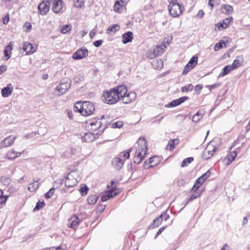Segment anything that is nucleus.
<instances>
[{"mask_svg": "<svg viewBox=\"0 0 250 250\" xmlns=\"http://www.w3.org/2000/svg\"><path fill=\"white\" fill-rule=\"evenodd\" d=\"M210 174L211 172L210 170H208L205 173L202 175L201 177L204 180V181H205V180L210 176Z\"/></svg>", "mask_w": 250, "mask_h": 250, "instance_id": "8fccbe9b", "label": "nucleus"}, {"mask_svg": "<svg viewBox=\"0 0 250 250\" xmlns=\"http://www.w3.org/2000/svg\"><path fill=\"white\" fill-rule=\"evenodd\" d=\"M154 49H149L146 53V57L150 59H153L156 57Z\"/></svg>", "mask_w": 250, "mask_h": 250, "instance_id": "e433bc0d", "label": "nucleus"}, {"mask_svg": "<svg viewBox=\"0 0 250 250\" xmlns=\"http://www.w3.org/2000/svg\"><path fill=\"white\" fill-rule=\"evenodd\" d=\"M1 182L4 185H8L10 183V180L7 177H1Z\"/></svg>", "mask_w": 250, "mask_h": 250, "instance_id": "de8ad7c7", "label": "nucleus"}, {"mask_svg": "<svg viewBox=\"0 0 250 250\" xmlns=\"http://www.w3.org/2000/svg\"><path fill=\"white\" fill-rule=\"evenodd\" d=\"M13 86L12 84H8L6 87H4L1 90V94L3 97H8L12 93Z\"/></svg>", "mask_w": 250, "mask_h": 250, "instance_id": "dca6fc26", "label": "nucleus"}, {"mask_svg": "<svg viewBox=\"0 0 250 250\" xmlns=\"http://www.w3.org/2000/svg\"><path fill=\"white\" fill-rule=\"evenodd\" d=\"M183 7L179 4L169 5L168 10L171 16L173 17H178L183 12Z\"/></svg>", "mask_w": 250, "mask_h": 250, "instance_id": "423d86ee", "label": "nucleus"}, {"mask_svg": "<svg viewBox=\"0 0 250 250\" xmlns=\"http://www.w3.org/2000/svg\"><path fill=\"white\" fill-rule=\"evenodd\" d=\"M96 139L95 136L92 133L87 132L84 134L83 137V139L84 141L87 143L93 142Z\"/></svg>", "mask_w": 250, "mask_h": 250, "instance_id": "aec40b11", "label": "nucleus"}, {"mask_svg": "<svg viewBox=\"0 0 250 250\" xmlns=\"http://www.w3.org/2000/svg\"><path fill=\"white\" fill-rule=\"evenodd\" d=\"M241 57L238 56L236 59L233 61L232 65H231L233 69L237 68L242 65V62L239 61L238 58H240Z\"/></svg>", "mask_w": 250, "mask_h": 250, "instance_id": "c756f323", "label": "nucleus"}, {"mask_svg": "<svg viewBox=\"0 0 250 250\" xmlns=\"http://www.w3.org/2000/svg\"><path fill=\"white\" fill-rule=\"evenodd\" d=\"M103 42V41L102 40H98V41L94 42H93V44L95 46H96L97 47H99L102 45Z\"/></svg>", "mask_w": 250, "mask_h": 250, "instance_id": "5fc2aeb1", "label": "nucleus"}, {"mask_svg": "<svg viewBox=\"0 0 250 250\" xmlns=\"http://www.w3.org/2000/svg\"><path fill=\"white\" fill-rule=\"evenodd\" d=\"M203 118V115L200 114L199 111H198L193 117H192V121L194 122H198Z\"/></svg>", "mask_w": 250, "mask_h": 250, "instance_id": "c9c22d12", "label": "nucleus"}, {"mask_svg": "<svg viewBox=\"0 0 250 250\" xmlns=\"http://www.w3.org/2000/svg\"><path fill=\"white\" fill-rule=\"evenodd\" d=\"M79 221V218L77 216H74L68 220V227L75 229L78 226Z\"/></svg>", "mask_w": 250, "mask_h": 250, "instance_id": "a211bd4d", "label": "nucleus"}, {"mask_svg": "<svg viewBox=\"0 0 250 250\" xmlns=\"http://www.w3.org/2000/svg\"><path fill=\"white\" fill-rule=\"evenodd\" d=\"M88 190V188L86 186H84L83 187H82L81 188V192L83 193H85V194L87 193V192Z\"/></svg>", "mask_w": 250, "mask_h": 250, "instance_id": "6e6d98bb", "label": "nucleus"}, {"mask_svg": "<svg viewBox=\"0 0 250 250\" xmlns=\"http://www.w3.org/2000/svg\"><path fill=\"white\" fill-rule=\"evenodd\" d=\"M24 26L26 27V31H29L31 30L32 25L30 23L26 22L24 24Z\"/></svg>", "mask_w": 250, "mask_h": 250, "instance_id": "680f3d73", "label": "nucleus"}, {"mask_svg": "<svg viewBox=\"0 0 250 250\" xmlns=\"http://www.w3.org/2000/svg\"><path fill=\"white\" fill-rule=\"evenodd\" d=\"M216 150L217 147L215 146L210 144H208L205 149L202 158L205 160H208L213 155Z\"/></svg>", "mask_w": 250, "mask_h": 250, "instance_id": "0eeeda50", "label": "nucleus"}, {"mask_svg": "<svg viewBox=\"0 0 250 250\" xmlns=\"http://www.w3.org/2000/svg\"><path fill=\"white\" fill-rule=\"evenodd\" d=\"M123 6V2L121 0V1H117L115 3L114 6V10L116 12H119L120 7Z\"/></svg>", "mask_w": 250, "mask_h": 250, "instance_id": "473e14b6", "label": "nucleus"}, {"mask_svg": "<svg viewBox=\"0 0 250 250\" xmlns=\"http://www.w3.org/2000/svg\"><path fill=\"white\" fill-rule=\"evenodd\" d=\"M222 10L225 14L228 15L232 14L233 11L232 6L227 4L223 5Z\"/></svg>", "mask_w": 250, "mask_h": 250, "instance_id": "a878e982", "label": "nucleus"}, {"mask_svg": "<svg viewBox=\"0 0 250 250\" xmlns=\"http://www.w3.org/2000/svg\"><path fill=\"white\" fill-rule=\"evenodd\" d=\"M22 49L26 52V55H31L37 50V46L29 42H23L22 44Z\"/></svg>", "mask_w": 250, "mask_h": 250, "instance_id": "6e6552de", "label": "nucleus"}, {"mask_svg": "<svg viewBox=\"0 0 250 250\" xmlns=\"http://www.w3.org/2000/svg\"><path fill=\"white\" fill-rule=\"evenodd\" d=\"M21 153V152H17L14 150H12L7 153L6 158L8 159H14L18 157Z\"/></svg>", "mask_w": 250, "mask_h": 250, "instance_id": "393cba45", "label": "nucleus"}, {"mask_svg": "<svg viewBox=\"0 0 250 250\" xmlns=\"http://www.w3.org/2000/svg\"><path fill=\"white\" fill-rule=\"evenodd\" d=\"M63 2L62 0H54L52 5V10L54 13H58L62 9Z\"/></svg>", "mask_w": 250, "mask_h": 250, "instance_id": "4468645a", "label": "nucleus"}, {"mask_svg": "<svg viewBox=\"0 0 250 250\" xmlns=\"http://www.w3.org/2000/svg\"><path fill=\"white\" fill-rule=\"evenodd\" d=\"M193 160L194 159L193 157H188L185 159L182 163V167H185L187 166L188 164L191 163L193 161Z\"/></svg>", "mask_w": 250, "mask_h": 250, "instance_id": "72a5a7b5", "label": "nucleus"}, {"mask_svg": "<svg viewBox=\"0 0 250 250\" xmlns=\"http://www.w3.org/2000/svg\"><path fill=\"white\" fill-rule=\"evenodd\" d=\"M13 44L11 42H10L8 45L6 47L5 50H7V51H11L12 50Z\"/></svg>", "mask_w": 250, "mask_h": 250, "instance_id": "0e129e2a", "label": "nucleus"}, {"mask_svg": "<svg viewBox=\"0 0 250 250\" xmlns=\"http://www.w3.org/2000/svg\"><path fill=\"white\" fill-rule=\"evenodd\" d=\"M163 216V214H161L160 216L158 218H156L153 221V225L154 227H158L159 225L162 222V217Z\"/></svg>", "mask_w": 250, "mask_h": 250, "instance_id": "4c0bfd02", "label": "nucleus"}, {"mask_svg": "<svg viewBox=\"0 0 250 250\" xmlns=\"http://www.w3.org/2000/svg\"><path fill=\"white\" fill-rule=\"evenodd\" d=\"M75 6L77 8H81L83 5V0H74Z\"/></svg>", "mask_w": 250, "mask_h": 250, "instance_id": "37998d69", "label": "nucleus"}, {"mask_svg": "<svg viewBox=\"0 0 250 250\" xmlns=\"http://www.w3.org/2000/svg\"><path fill=\"white\" fill-rule=\"evenodd\" d=\"M88 50L86 48H81L77 50L73 55L72 58L74 60H80L88 55Z\"/></svg>", "mask_w": 250, "mask_h": 250, "instance_id": "9d476101", "label": "nucleus"}, {"mask_svg": "<svg viewBox=\"0 0 250 250\" xmlns=\"http://www.w3.org/2000/svg\"><path fill=\"white\" fill-rule=\"evenodd\" d=\"M143 160V159L141 158V157L140 158L135 155L133 158L134 163L135 164H140L142 161Z\"/></svg>", "mask_w": 250, "mask_h": 250, "instance_id": "603ef678", "label": "nucleus"}, {"mask_svg": "<svg viewBox=\"0 0 250 250\" xmlns=\"http://www.w3.org/2000/svg\"><path fill=\"white\" fill-rule=\"evenodd\" d=\"M224 25V24L223 22V23L219 22V23H217V24H216V26L218 27V30H219L226 28H225V26Z\"/></svg>", "mask_w": 250, "mask_h": 250, "instance_id": "bf43d9fd", "label": "nucleus"}, {"mask_svg": "<svg viewBox=\"0 0 250 250\" xmlns=\"http://www.w3.org/2000/svg\"><path fill=\"white\" fill-rule=\"evenodd\" d=\"M112 125L114 128H121L123 126V124L121 121H117L113 123Z\"/></svg>", "mask_w": 250, "mask_h": 250, "instance_id": "09e8293b", "label": "nucleus"}, {"mask_svg": "<svg viewBox=\"0 0 250 250\" xmlns=\"http://www.w3.org/2000/svg\"><path fill=\"white\" fill-rule=\"evenodd\" d=\"M82 103L83 102L79 101L77 102L74 106V110L75 112H80L82 110Z\"/></svg>", "mask_w": 250, "mask_h": 250, "instance_id": "7c9ffc66", "label": "nucleus"}, {"mask_svg": "<svg viewBox=\"0 0 250 250\" xmlns=\"http://www.w3.org/2000/svg\"><path fill=\"white\" fill-rule=\"evenodd\" d=\"M98 199L96 195L93 194L88 196L87 201L88 204L94 205L97 202Z\"/></svg>", "mask_w": 250, "mask_h": 250, "instance_id": "c85d7f7f", "label": "nucleus"}, {"mask_svg": "<svg viewBox=\"0 0 250 250\" xmlns=\"http://www.w3.org/2000/svg\"><path fill=\"white\" fill-rule=\"evenodd\" d=\"M118 193L114 190L111 189L102 192V200L103 202L107 201L110 198L115 196Z\"/></svg>", "mask_w": 250, "mask_h": 250, "instance_id": "f8f14e48", "label": "nucleus"}, {"mask_svg": "<svg viewBox=\"0 0 250 250\" xmlns=\"http://www.w3.org/2000/svg\"><path fill=\"white\" fill-rule=\"evenodd\" d=\"M125 90L123 85H121L104 92V102L109 104H116L120 100V96Z\"/></svg>", "mask_w": 250, "mask_h": 250, "instance_id": "f257e3e1", "label": "nucleus"}, {"mask_svg": "<svg viewBox=\"0 0 250 250\" xmlns=\"http://www.w3.org/2000/svg\"><path fill=\"white\" fill-rule=\"evenodd\" d=\"M77 184L76 179L74 178L70 179V177L68 176L65 180V185L66 187L69 188L73 187Z\"/></svg>", "mask_w": 250, "mask_h": 250, "instance_id": "4be33fe9", "label": "nucleus"}, {"mask_svg": "<svg viewBox=\"0 0 250 250\" xmlns=\"http://www.w3.org/2000/svg\"><path fill=\"white\" fill-rule=\"evenodd\" d=\"M90 125L92 127L94 125H97L98 127H96L94 128V129H96L98 128H99L101 126V121H96L95 122H92L90 124Z\"/></svg>", "mask_w": 250, "mask_h": 250, "instance_id": "3c124183", "label": "nucleus"}, {"mask_svg": "<svg viewBox=\"0 0 250 250\" xmlns=\"http://www.w3.org/2000/svg\"><path fill=\"white\" fill-rule=\"evenodd\" d=\"M193 68H191L190 65L187 64L186 66L184 67V68L182 72L183 75L187 74L191 69Z\"/></svg>", "mask_w": 250, "mask_h": 250, "instance_id": "c03bdc74", "label": "nucleus"}, {"mask_svg": "<svg viewBox=\"0 0 250 250\" xmlns=\"http://www.w3.org/2000/svg\"><path fill=\"white\" fill-rule=\"evenodd\" d=\"M152 65L154 68L160 69L163 66V62L162 60L153 61Z\"/></svg>", "mask_w": 250, "mask_h": 250, "instance_id": "bb28decb", "label": "nucleus"}, {"mask_svg": "<svg viewBox=\"0 0 250 250\" xmlns=\"http://www.w3.org/2000/svg\"><path fill=\"white\" fill-rule=\"evenodd\" d=\"M16 138V136H9L6 137L0 143V148L11 146Z\"/></svg>", "mask_w": 250, "mask_h": 250, "instance_id": "9b49d317", "label": "nucleus"}, {"mask_svg": "<svg viewBox=\"0 0 250 250\" xmlns=\"http://www.w3.org/2000/svg\"><path fill=\"white\" fill-rule=\"evenodd\" d=\"M198 58L196 56H193L191 59L189 60L188 62V64L190 65L191 68H194L196 64L197 63Z\"/></svg>", "mask_w": 250, "mask_h": 250, "instance_id": "2f4dec72", "label": "nucleus"}, {"mask_svg": "<svg viewBox=\"0 0 250 250\" xmlns=\"http://www.w3.org/2000/svg\"><path fill=\"white\" fill-rule=\"evenodd\" d=\"M221 250H231L230 247L227 244H225Z\"/></svg>", "mask_w": 250, "mask_h": 250, "instance_id": "774afa93", "label": "nucleus"}, {"mask_svg": "<svg viewBox=\"0 0 250 250\" xmlns=\"http://www.w3.org/2000/svg\"><path fill=\"white\" fill-rule=\"evenodd\" d=\"M138 147L135 151V155L144 159L147 150L146 141L144 138H140L137 143Z\"/></svg>", "mask_w": 250, "mask_h": 250, "instance_id": "f03ea898", "label": "nucleus"}, {"mask_svg": "<svg viewBox=\"0 0 250 250\" xmlns=\"http://www.w3.org/2000/svg\"><path fill=\"white\" fill-rule=\"evenodd\" d=\"M233 68L231 67V65H226L225 66L223 69V71L222 72H221L219 75V77H223L224 76H225L226 75L228 74V73H229V72L231 71V70H233Z\"/></svg>", "mask_w": 250, "mask_h": 250, "instance_id": "cd10ccee", "label": "nucleus"}, {"mask_svg": "<svg viewBox=\"0 0 250 250\" xmlns=\"http://www.w3.org/2000/svg\"><path fill=\"white\" fill-rule=\"evenodd\" d=\"M112 164L115 169L119 170L121 169L124 164V161L120 158L115 157L112 162Z\"/></svg>", "mask_w": 250, "mask_h": 250, "instance_id": "2eb2a0df", "label": "nucleus"}, {"mask_svg": "<svg viewBox=\"0 0 250 250\" xmlns=\"http://www.w3.org/2000/svg\"><path fill=\"white\" fill-rule=\"evenodd\" d=\"M188 97L186 96L182 97L179 99L174 100L170 102L169 104L166 106L168 107H175L180 105L181 104L184 102L186 100L188 99Z\"/></svg>", "mask_w": 250, "mask_h": 250, "instance_id": "ddd939ff", "label": "nucleus"}, {"mask_svg": "<svg viewBox=\"0 0 250 250\" xmlns=\"http://www.w3.org/2000/svg\"><path fill=\"white\" fill-rule=\"evenodd\" d=\"M71 86L70 80L63 79L61 81L60 84L56 87V90L59 92L58 96L62 95L66 92Z\"/></svg>", "mask_w": 250, "mask_h": 250, "instance_id": "39448f33", "label": "nucleus"}, {"mask_svg": "<svg viewBox=\"0 0 250 250\" xmlns=\"http://www.w3.org/2000/svg\"><path fill=\"white\" fill-rule=\"evenodd\" d=\"M6 66L5 65H1L0 66V74L3 73L4 71H6Z\"/></svg>", "mask_w": 250, "mask_h": 250, "instance_id": "69168bd1", "label": "nucleus"}, {"mask_svg": "<svg viewBox=\"0 0 250 250\" xmlns=\"http://www.w3.org/2000/svg\"><path fill=\"white\" fill-rule=\"evenodd\" d=\"M204 182L205 181H204L202 178L200 177L196 180L195 183H196L198 185H200V186H201L203 185Z\"/></svg>", "mask_w": 250, "mask_h": 250, "instance_id": "052dcab7", "label": "nucleus"}, {"mask_svg": "<svg viewBox=\"0 0 250 250\" xmlns=\"http://www.w3.org/2000/svg\"><path fill=\"white\" fill-rule=\"evenodd\" d=\"M164 229H165V227H162L160 229H159L158 230V231H157V232L156 234L155 237L159 236L162 233V232L164 230Z\"/></svg>", "mask_w": 250, "mask_h": 250, "instance_id": "338daca9", "label": "nucleus"}, {"mask_svg": "<svg viewBox=\"0 0 250 250\" xmlns=\"http://www.w3.org/2000/svg\"><path fill=\"white\" fill-rule=\"evenodd\" d=\"M193 88V86L192 84H189L187 86H185L182 87L181 90L182 92H188V91H192Z\"/></svg>", "mask_w": 250, "mask_h": 250, "instance_id": "58836bf2", "label": "nucleus"}, {"mask_svg": "<svg viewBox=\"0 0 250 250\" xmlns=\"http://www.w3.org/2000/svg\"><path fill=\"white\" fill-rule=\"evenodd\" d=\"M95 111V106L90 102L85 101L82 103V110L81 114L84 116H88L93 114Z\"/></svg>", "mask_w": 250, "mask_h": 250, "instance_id": "20e7f679", "label": "nucleus"}, {"mask_svg": "<svg viewBox=\"0 0 250 250\" xmlns=\"http://www.w3.org/2000/svg\"><path fill=\"white\" fill-rule=\"evenodd\" d=\"M123 86L125 89V91L123 93L121 96H120V99H121L123 102L125 104H128L134 102L137 97L136 94L133 91H130L127 93L126 86L124 85H123Z\"/></svg>", "mask_w": 250, "mask_h": 250, "instance_id": "7ed1b4c3", "label": "nucleus"}, {"mask_svg": "<svg viewBox=\"0 0 250 250\" xmlns=\"http://www.w3.org/2000/svg\"><path fill=\"white\" fill-rule=\"evenodd\" d=\"M223 44L225 45V46L226 45L225 42L224 41V40H222L219 43H217L214 47V50L215 51H217L220 50V49L222 48L223 47Z\"/></svg>", "mask_w": 250, "mask_h": 250, "instance_id": "f704fd0d", "label": "nucleus"}, {"mask_svg": "<svg viewBox=\"0 0 250 250\" xmlns=\"http://www.w3.org/2000/svg\"><path fill=\"white\" fill-rule=\"evenodd\" d=\"M237 155L236 152L235 151H231L225 158V161H227V165H229L232 161L235 159Z\"/></svg>", "mask_w": 250, "mask_h": 250, "instance_id": "412c9836", "label": "nucleus"}, {"mask_svg": "<svg viewBox=\"0 0 250 250\" xmlns=\"http://www.w3.org/2000/svg\"><path fill=\"white\" fill-rule=\"evenodd\" d=\"M166 46L164 44L156 46L153 49L157 56L161 55L163 53L164 49Z\"/></svg>", "mask_w": 250, "mask_h": 250, "instance_id": "5701e85b", "label": "nucleus"}, {"mask_svg": "<svg viewBox=\"0 0 250 250\" xmlns=\"http://www.w3.org/2000/svg\"><path fill=\"white\" fill-rule=\"evenodd\" d=\"M120 29V27L118 24H114L109 26L107 29V31L116 32V31L119 30Z\"/></svg>", "mask_w": 250, "mask_h": 250, "instance_id": "ea45409f", "label": "nucleus"}, {"mask_svg": "<svg viewBox=\"0 0 250 250\" xmlns=\"http://www.w3.org/2000/svg\"><path fill=\"white\" fill-rule=\"evenodd\" d=\"M131 151V149L127 150L126 152H123L121 154H122V156L128 159L130 156V152Z\"/></svg>", "mask_w": 250, "mask_h": 250, "instance_id": "864d4df0", "label": "nucleus"}, {"mask_svg": "<svg viewBox=\"0 0 250 250\" xmlns=\"http://www.w3.org/2000/svg\"><path fill=\"white\" fill-rule=\"evenodd\" d=\"M40 180V179L39 178L37 180L34 181L33 183H30L29 185L28 189L30 192H34L38 188L39 186V183L38 182Z\"/></svg>", "mask_w": 250, "mask_h": 250, "instance_id": "b1692460", "label": "nucleus"}, {"mask_svg": "<svg viewBox=\"0 0 250 250\" xmlns=\"http://www.w3.org/2000/svg\"><path fill=\"white\" fill-rule=\"evenodd\" d=\"M50 7V2L49 1H43L42 2L38 7L40 14L42 15H46L49 11Z\"/></svg>", "mask_w": 250, "mask_h": 250, "instance_id": "1a4fd4ad", "label": "nucleus"}, {"mask_svg": "<svg viewBox=\"0 0 250 250\" xmlns=\"http://www.w3.org/2000/svg\"><path fill=\"white\" fill-rule=\"evenodd\" d=\"M232 20V17L226 18L223 21V23L225 25V28H227L230 24V21Z\"/></svg>", "mask_w": 250, "mask_h": 250, "instance_id": "49530a36", "label": "nucleus"}, {"mask_svg": "<svg viewBox=\"0 0 250 250\" xmlns=\"http://www.w3.org/2000/svg\"><path fill=\"white\" fill-rule=\"evenodd\" d=\"M179 143V140L178 139H170L167 146V149L173 150L175 148V146Z\"/></svg>", "mask_w": 250, "mask_h": 250, "instance_id": "6ab92c4d", "label": "nucleus"}, {"mask_svg": "<svg viewBox=\"0 0 250 250\" xmlns=\"http://www.w3.org/2000/svg\"><path fill=\"white\" fill-rule=\"evenodd\" d=\"M71 29V25L67 24L64 25L62 28L61 29V32L63 34L66 33L69 31H70Z\"/></svg>", "mask_w": 250, "mask_h": 250, "instance_id": "a19ab883", "label": "nucleus"}, {"mask_svg": "<svg viewBox=\"0 0 250 250\" xmlns=\"http://www.w3.org/2000/svg\"><path fill=\"white\" fill-rule=\"evenodd\" d=\"M200 186H200V185H198L196 183H195L193 187H192V188L191 189V191H196L200 187Z\"/></svg>", "mask_w": 250, "mask_h": 250, "instance_id": "e2e57ef3", "label": "nucleus"}, {"mask_svg": "<svg viewBox=\"0 0 250 250\" xmlns=\"http://www.w3.org/2000/svg\"><path fill=\"white\" fill-rule=\"evenodd\" d=\"M44 205H45V204H44L43 201H42V202H38L37 203L36 207L34 208V210H38L40 209L41 208H42V207H43Z\"/></svg>", "mask_w": 250, "mask_h": 250, "instance_id": "a18cd8bd", "label": "nucleus"}, {"mask_svg": "<svg viewBox=\"0 0 250 250\" xmlns=\"http://www.w3.org/2000/svg\"><path fill=\"white\" fill-rule=\"evenodd\" d=\"M63 250L64 249L62 248V246H60L57 248L52 247V248L45 249L44 250Z\"/></svg>", "mask_w": 250, "mask_h": 250, "instance_id": "4d7b16f0", "label": "nucleus"}, {"mask_svg": "<svg viewBox=\"0 0 250 250\" xmlns=\"http://www.w3.org/2000/svg\"><path fill=\"white\" fill-rule=\"evenodd\" d=\"M55 190V188H52L50 190L45 193V197L46 199H50L53 196Z\"/></svg>", "mask_w": 250, "mask_h": 250, "instance_id": "79ce46f5", "label": "nucleus"}, {"mask_svg": "<svg viewBox=\"0 0 250 250\" xmlns=\"http://www.w3.org/2000/svg\"><path fill=\"white\" fill-rule=\"evenodd\" d=\"M218 0H209L208 4L213 7L218 2Z\"/></svg>", "mask_w": 250, "mask_h": 250, "instance_id": "13d9d810", "label": "nucleus"}, {"mask_svg": "<svg viewBox=\"0 0 250 250\" xmlns=\"http://www.w3.org/2000/svg\"><path fill=\"white\" fill-rule=\"evenodd\" d=\"M133 39V33L131 31H128L123 35L122 42L124 44L127 43L132 41Z\"/></svg>", "mask_w": 250, "mask_h": 250, "instance_id": "f3484780", "label": "nucleus"}]
</instances>
